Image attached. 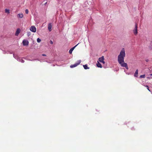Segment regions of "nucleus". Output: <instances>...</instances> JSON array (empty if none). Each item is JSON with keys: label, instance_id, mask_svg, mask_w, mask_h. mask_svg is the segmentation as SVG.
<instances>
[{"label": "nucleus", "instance_id": "1", "mask_svg": "<svg viewBox=\"0 0 152 152\" xmlns=\"http://www.w3.org/2000/svg\"><path fill=\"white\" fill-rule=\"evenodd\" d=\"M125 51L124 48H123L120 52V54L118 57V63L121 66L125 67L127 69H128V67L127 63L124 62V58L125 57Z\"/></svg>", "mask_w": 152, "mask_h": 152}, {"label": "nucleus", "instance_id": "2", "mask_svg": "<svg viewBox=\"0 0 152 152\" xmlns=\"http://www.w3.org/2000/svg\"><path fill=\"white\" fill-rule=\"evenodd\" d=\"M81 62L80 60H79L77 61V63H75V64L72 65L70 66V67L71 68H73L74 67H75L77 66L78 65H79Z\"/></svg>", "mask_w": 152, "mask_h": 152}, {"label": "nucleus", "instance_id": "3", "mask_svg": "<svg viewBox=\"0 0 152 152\" xmlns=\"http://www.w3.org/2000/svg\"><path fill=\"white\" fill-rule=\"evenodd\" d=\"M30 30L32 32H35L36 31V28L34 26H32L30 28Z\"/></svg>", "mask_w": 152, "mask_h": 152}, {"label": "nucleus", "instance_id": "4", "mask_svg": "<svg viewBox=\"0 0 152 152\" xmlns=\"http://www.w3.org/2000/svg\"><path fill=\"white\" fill-rule=\"evenodd\" d=\"M23 44L24 46H28V45L29 42L27 40L24 39L23 41Z\"/></svg>", "mask_w": 152, "mask_h": 152}, {"label": "nucleus", "instance_id": "5", "mask_svg": "<svg viewBox=\"0 0 152 152\" xmlns=\"http://www.w3.org/2000/svg\"><path fill=\"white\" fill-rule=\"evenodd\" d=\"M104 57L103 56H102L101 57H100L99 59V62L101 63H102L103 64H105V62L104 61Z\"/></svg>", "mask_w": 152, "mask_h": 152}, {"label": "nucleus", "instance_id": "6", "mask_svg": "<svg viewBox=\"0 0 152 152\" xmlns=\"http://www.w3.org/2000/svg\"><path fill=\"white\" fill-rule=\"evenodd\" d=\"M133 32L135 35H136L137 34V24H135L134 29L133 30Z\"/></svg>", "mask_w": 152, "mask_h": 152}, {"label": "nucleus", "instance_id": "7", "mask_svg": "<svg viewBox=\"0 0 152 152\" xmlns=\"http://www.w3.org/2000/svg\"><path fill=\"white\" fill-rule=\"evenodd\" d=\"M52 23H49L48 25V28L50 31L52 30Z\"/></svg>", "mask_w": 152, "mask_h": 152}, {"label": "nucleus", "instance_id": "8", "mask_svg": "<svg viewBox=\"0 0 152 152\" xmlns=\"http://www.w3.org/2000/svg\"><path fill=\"white\" fill-rule=\"evenodd\" d=\"M79 43L77 44L73 48H71L70 49V50H69V53L70 54H71L72 53V51L74 50V48L78 45Z\"/></svg>", "mask_w": 152, "mask_h": 152}, {"label": "nucleus", "instance_id": "9", "mask_svg": "<svg viewBox=\"0 0 152 152\" xmlns=\"http://www.w3.org/2000/svg\"><path fill=\"white\" fill-rule=\"evenodd\" d=\"M20 32V30L19 28H18L16 31L15 35L18 36Z\"/></svg>", "mask_w": 152, "mask_h": 152}, {"label": "nucleus", "instance_id": "10", "mask_svg": "<svg viewBox=\"0 0 152 152\" xmlns=\"http://www.w3.org/2000/svg\"><path fill=\"white\" fill-rule=\"evenodd\" d=\"M17 16L18 18H22L23 17V15L22 13L19 14Z\"/></svg>", "mask_w": 152, "mask_h": 152}, {"label": "nucleus", "instance_id": "11", "mask_svg": "<svg viewBox=\"0 0 152 152\" xmlns=\"http://www.w3.org/2000/svg\"><path fill=\"white\" fill-rule=\"evenodd\" d=\"M97 66L98 67L102 68V65L98 61L97 63L96 64Z\"/></svg>", "mask_w": 152, "mask_h": 152}, {"label": "nucleus", "instance_id": "12", "mask_svg": "<svg viewBox=\"0 0 152 152\" xmlns=\"http://www.w3.org/2000/svg\"><path fill=\"white\" fill-rule=\"evenodd\" d=\"M138 70L137 69L135 72L134 76V77H137L138 76Z\"/></svg>", "mask_w": 152, "mask_h": 152}, {"label": "nucleus", "instance_id": "13", "mask_svg": "<svg viewBox=\"0 0 152 152\" xmlns=\"http://www.w3.org/2000/svg\"><path fill=\"white\" fill-rule=\"evenodd\" d=\"M83 66L84 68V69H89V67H88L87 64H86L85 65H83Z\"/></svg>", "mask_w": 152, "mask_h": 152}, {"label": "nucleus", "instance_id": "14", "mask_svg": "<svg viewBox=\"0 0 152 152\" xmlns=\"http://www.w3.org/2000/svg\"><path fill=\"white\" fill-rule=\"evenodd\" d=\"M5 12L8 14H9L10 13V10L8 9H6L5 10Z\"/></svg>", "mask_w": 152, "mask_h": 152}, {"label": "nucleus", "instance_id": "15", "mask_svg": "<svg viewBox=\"0 0 152 152\" xmlns=\"http://www.w3.org/2000/svg\"><path fill=\"white\" fill-rule=\"evenodd\" d=\"M145 75H142L140 76V77L141 78H144L145 77Z\"/></svg>", "mask_w": 152, "mask_h": 152}, {"label": "nucleus", "instance_id": "16", "mask_svg": "<svg viewBox=\"0 0 152 152\" xmlns=\"http://www.w3.org/2000/svg\"><path fill=\"white\" fill-rule=\"evenodd\" d=\"M37 41L38 42H40L41 41V40L39 38H38L37 39Z\"/></svg>", "mask_w": 152, "mask_h": 152}, {"label": "nucleus", "instance_id": "17", "mask_svg": "<svg viewBox=\"0 0 152 152\" xmlns=\"http://www.w3.org/2000/svg\"><path fill=\"white\" fill-rule=\"evenodd\" d=\"M25 13L26 14H28V9H26L25 10Z\"/></svg>", "mask_w": 152, "mask_h": 152}, {"label": "nucleus", "instance_id": "18", "mask_svg": "<svg viewBox=\"0 0 152 152\" xmlns=\"http://www.w3.org/2000/svg\"><path fill=\"white\" fill-rule=\"evenodd\" d=\"M31 35V32H27V35L28 37H29Z\"/></svg>", "mask_w": 152, "mask_h": 152}, {"label": "nucleus", "instance_id": "19", "mask_svg": "<svg viewBox=\"0 0 152 152\" xmlns=\"http://www.w3.org/2000/svg\"><path fill=\"white\" fill-rule=\"evenodd\" d=\"M145 87H146L147 89H148V90L150 91V90L149 89V87L148 86H145Z\"/></svg>", "mask_w": 152, "mask_h": 152}, {"label": "nucleus", "instance_id": "20", "mask_svg": "<svg viewBox=\"0 0 152 152\" xmlns=\"http://www.w3.org/2000/svg\"><path fill=\"white\" fill-rule=\"evenodd\" d=\"M50 43L51 44H53V41L52 40H50Z\"/></svg>", "mask_w": 152, "mask_h": 152}, {"label": "nucleus", "instance_id": "21", "mask_svg": "<svg viewBox=\"0 0 152 152\" xmlns=\"http://www.w3.org/2000/svg\"><path fill=\"white\" fill-rule=\"evenodd\" d=\"M21 62L23 63L24 62V61L22 60L21 61Z\"/></svg>", "mask_w": 152, "mask_h": 152}, {"label": "nucleus", "instance_id": "22", "mask_svg": "<svg viewBox=\"0 0 152 152\" xmlns=\"http://www.w3.org/2000/svg\"><path fill=\"white\" fill-rule=\"evenodd\" d=\"M42 56H46V55L45 54H43L42 55Z\"/></svg>", "mask_w": 152, "mask_h": 152}, {"label": "nucleus", "instance_id": "23", "mask_svg": "<svg viewBox=\"0 0 152 152\" xmlns=\"http://www.w3.org/2000/svg\"><path fill=\"white\" fill-rule=\"evenodd\" d=\"M150 75L151 76H152V73Z\"/></svg>", "mask_w": 152, "mask_h": 152}]
</instances>
